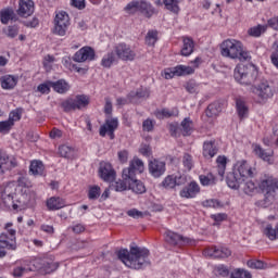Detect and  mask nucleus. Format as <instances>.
Here are the masks:
<instances>
[{
    "label": "nucleus",
    "instance_id": "obj_13",
    "mask_svg": "<svg viewBox=\"0 0 278 278\" xmlns=\"http://www.w3.org/2000/svg\"><path fill=\"white\" fill-rule=\"evenodd\" d=\"M192 73H194V68L186 65H177L166 68L164 77L165 79H173V77H184L185 75H192Z\"/></svg>",
    "mask_w": 278,
    "mask_h": 278
},
{
    "label": "nucleus",
    "instance_id": "obj_22",
    "mask_svg": "<svg viewBox=\"0 0 278 278\" xmlns=\"http://www.w3.org/2000/svg\"><path fill=\"white\" fill-rule=\"evenodd\" d=\"M94 49L91 47H84L79 49L73 56L74 62H92L94 60Z\"/></svg>",
    "mask_w": 278,
    "mask_h": 278
},
{
    "label": "nucleus",
    "instance_id": "obj_56",
    "mask_svg": "<svg viewBox=\"0 0 278 278\" xmlns=\"http://www.w3.org/2000/svg\"><path fill=\"white\" fill-rule=\"evenodd\" d=\"M51 88H52V81L48 80L46 83L38 85L37 91L41 92V94H49L51 92Z\"/></svg>",
    "mask_w": 278,
    "mask_h": 278
},
{
    "label": "nucleus",
    "instance_id": "obj_28",
    "mask_svg": "<svg viewBox=\"0 0 278 278\" xmlns=\"http://www.w3.org/2000/svg\"><path fill=\"white\" fill-rule=\"evenodd\" d=\"M233 170L237 173V175H239L241 179H249V177H253V169L245 161L237 165V168Z\"/></svg>",
    "mask_w": 278,
    "mask_h": 278
},
{
    "label": "nucleus",
    "instance_id": "obj_37",
    "mask_svg": "<svg viewBox=\"0 0 278 278\" xmlns=\"http://www.w3.org/2000/svg\"><path fill=\"white\" fill-rule=\"evenodd\" d=\"M52 88L54 92L59 94H66L68 90H71V85H68L64 79H59L56 81H52Z\"/></svg>",
    "mask_w": 278,
    "mask_h": 278
},
{
    "label": "nucleus",
    "instance_id": "obj_44",
    "mask_svg": "<svg viewBox=\"0 0 278 278\" xmlns=\"http://www.w3.org/2000/svg\"><path fill=\"white\" fill-rule=\"evenodd\" d=\"M217 163V172L219 177H225V170L227 169V157L226 156H218L216 160Z\"/></svg>",
    "mask_w": 278,
    "mask_h": 278
},
{
    "label": "nucleus",
    "instance_id": "obj_14",
    "mask_svg": "<svg viewBox=\"0 0 278 278\" xmlns=\"http://www.w3.org/2000/svg\"><path fill=\"white\" fill-rule=\"evenodd\" d=\"M148 170L154 179H160L166 173V162L154 159L149 161Z\"/></svg>",
    "mask_w": 278,
    "mask_h": 278
},
{
    "label": "nucleus",
    "instance_id": "obj_12",
    "mask_svg": "<svg viewBox=\"0 0 278 278\" xmlns=\"http://www.w3.org/2000/svg\"><path fill=\"white\" fill-rule=\"evenodd\" d=\"M31 264L35 267V270H41V273H46V275L54 273V270H58L59 266L58 263L47 258H35L31 261Z\"/></svg>",
    "mask_w": 278,
    "mask_h": 278
},
{
    "label": "nucleus",
    "instance_id": "obj_62",
    "mask_svg": "<svg viewBox=\"0 0 278 278\" xmlns=\"http://www.w3.org/2000/svg\"><path fill=\"white\" fill-rule=\"evenodd\" d=\"M186 90L190 92V94H194L199 90V86L194 80H190L186 84Z\"/></svg>",
    "mask_w": 278,
    "mask_h": 278
},
{
    "label": "nucleus",
    "instance_id": "obj_21",
    "mask_svg": "<svg viewBox=\"0 0 278 278\" xmlns=\"http://www.w3.org/2000/svg\"><path fill=\"white\" fill-rule=\"evenodd\" d=\"M16 166H18V162H16L15 157L0 153V175H5L8 170H12V168H16Z\"/></svg>",
    "mask_w": 278,
    "mask_h": 278
},
{
    "label": "nucleus",
    "instance_id": "obj_34",
    "mask_svg": "<svg viewBox=\"0 0 278 278\" xmlns=\"http://www.w3.org/2000/svg\"><path fill=\"white\" fill-rule=\"evenodd\" d=\"M29 173L34 175V177H41V175H45V164L41 161H31Z\"/></svg>",
    "mask_w": 278,
    "mask_h": 278
},
{
    "label": "nucleus",
    "instance_id": "obj_1",
    "mask_svg": "<svg viewBox=\"0 0 278 278\" xmlns=\"http://www.w3.org/2000/svg\"><path fill=\"white\" fill-rule=\"evenodd\" d=\"M149 249L140 248L138 245H130V250L122 249L117 252L118 260L125 264L128 268L134 270H140L144 266H149Z\"/></svg>",
    "mask_w": 278,
    "mask_h": 278
},
{
    "label": "nucleus",
    "instance_id": "obj_43",
    "mask_svg": "<svg viewBox=\"0 0 278 278\" xmlns=\"http://www.w3.org/2000/svg\"><path fill=\"white\" fill-rule=\"evenodd\" d=\"M129 97H137V99H149V97H151V91L147 87H141L137 89L135 92L131 91L129 93Z\"/></svg>",
    "mask_w": 278,
    "mask_h": 278
},
{
    "label": "nucleus",
    "instance_id": "obj_32",
    "mask_svg": "<svg viewBox=\"0 0 278 278\" xmlns=\"http://www.w3.org/2000/svg\"><path fill=\"white\" fill-rule=\"evenodd\" d=\"M48 210L55 211L66 207V201L60 197H52L47 201Z\"/></svg>",
    "mask_w": 278,
    "mask_h": 278
},
{
    "label": "nucleus",
    "instance_id": "obj_41",
    "mask_svg": "<svg viewBox=\"0 0 278 278\" xmlns=\"http://www.w3.org/2000/svg\"><path fill=\"white\" fill-rule=\"evenodd\" d=\"M59 153L61 155V157H66L67 160H73V157H75V148L71 147V146H60L59 147Z\"/></svg>",
    "mask_w": 278,
    "mask_h": 278
},
{
    "label": "nucleus",
    "instance_id": "obj_36",
    "mask_svg": "<svg viewBox=\"0 0 278 278\" xmlns=\"http://www.w3.org/2000/svg\"><path fill=\"white\" fill-rule=\"evenodd\" d=\"M220 112H223V104L220 102H213L207 106L205 114L208 118H216Z\"/></svg>",
    "mask_w": 278,
    "mask_h": 278
},
{
    "label": "nucleus",
    "instance_id": "obj_60",
    "mask_svg": "<svg viewBox=\"0 0 278 278\" xmlns=\"http://www.w3.org/2000/svg\"><path fill=\"white\" fill-rule=\"evenodd\" d=\"M12 127H14V123L9 122V119L4 122H0V134H9Z\"/></svg>",
    "mask_w": 278,
    "mask_h": 278
},
{
    "label": "nucleus",
    "instance_id": "obj_51",
    "mask_svg": "<svg viewBox=\"0 0 278 278\" xmlns=\"http://www.w3.org/2000/svg\"><path fill=\"white\" fill-rule=\"evenodd\" d=\"M99 197H101V187L99 186L90 187L88 192V199H90V201H97Z\"/></svg>",
    "mask_w": 278,
    "mask_h": 278
},
{
    "label": "nucleus",
    "instance_id": "obj_27",
    "mask_svg": "<svg viewBox=\"0 0 278 278\" xmlns=\"http://www.w3.org/2000/svg\"><path fill=\"white\" fill-rule=\"evenodd\" d=\"M218 153V147H216V141H205L203 143V157L206 160H212L214 155Z\"/></svg>",
    "mask_w": 278,
    "mask_h": 278
},
{
    "label": "nucleus",
    "instance_id": "obj_53",
    "mask_svg": "<svg viewBox=\"0 0 278 278\" xmlns=\"http://www.w3.org/2000/svg\"><path fill=\"white\" fill-rule=\"evenodd\" d=\"M23 116V109H15L13 111L10 112L9 114V122L16 123L18 122Z\"/></svg>",
    "mask_w": 278,
    "mask_h": 278
},
{
    "label": "nucleus",
    "instance_id": "obj_29",
    "mask_svg": "<svg viewBox=\"0 0 278 278\" xmlns=\"http://www.w3.org/2000/svg\"><path fill=\"white\" fill-rule=\"evenodd\" d=\"M127 179L129 190H132L136 194H144V192H147V187H144L143 181L136 179V177Z\"/></svg>",
    "mask_w": 278,
    "mask_h": 278
},
{
    "label": "nucleus",
    "instance_id": "obj_4",
    "mask_svg": "<svg viewBox=\"0 0 278 278\" xmlns=\"http://www.w3.org/2000/svg\"><path fill=\"white\" fill-rule=\"evenodd\" d=\"M260 190L265 195V203H273L278 198V179L273 176H265L258 184Z\"/></svg>",
    "mask_w": 278,
    "mask_h": 278
},
{
    "label": "nucleus",
    "instance_id": "obj_45",
    "mask_svg": "<svg viewBox=\"0 0 278 278\" xmlns=\"http://www.w3.org/2000/svg\"><path fill=\"white\" fill-rule=\"evenodd\" d=\"M182 166L188 172L192 170L194 168V159L192 157V154L185 153L182 155Z\"/></svg>",
    "mask_w": 278,
    "mask_h": 278
},
{
    "label": "nucleus",
    "instance_id": "obj_20",
    "mask_svg": "<svg viewBox=\"0 0 278 278\" xmlns=\"http://www.w3.org/2000/svg\"><path fill=\"white\" fill-rule=\"evenodd\" d=\"M36 7L33 0H20L17 15L22 18H27L34 14Z\"/></svg>",
    "mask_w": 278,
    "mask_h": 278
},
{
    "label": "nucleus",
    "instance_id": "obj_59",
    "mask_svg": "<svg viewBox=\"0 0 278 278\" xmlns=\"http://www.w3.org/2000/svg\"><path fill=\"white\" fill-rule=\"evenodd\" d=\"M127 184H129V179L118 180L114 184V189L116 192H125L127 190Z\"/></svg>",
    "mask_w": 278,
    "mask_h": 278
},
{
    "label": "nucleus",
    "instance_id": "obj_19",
    "mask_svg": "<svg viewBox=\"0 0 278 278\" xmlns=\"http://www.w3.org/2000/svg\"><path fill=\"white\" fill-rule=\"evenodd\" d=\"M165 240L172 247H184L190 244V239L170 230L165 232Z\"/></svg>",
    "mask_w": 278,
    "mask_h": 278
},
{
    "label": "nucleus",
    "instance_id": "obj_47",
    "mask_svg": "<svg viewBox=\"0 0 278 278\" xmlns=\"http://www.w3.org/2000/svg\"><path fill=\"white\" fill-rule=\"evenodd\" d=\"M114 62H116V55L114 54V52H109L106 55L103 56L101 65L104 66V68H110V66H112Z\"/></svg>",
    "mask_w": 278,
    "mask_h": 278
},
{
    "label": "nucleus",
    "instance_id": "obj_58",
    "mask_svg": "<svg viewBox=\"0 0 278 278\" xmlns=\"http://www.w3.org/2000/svg\"><path fill=\"white\" fill-rule=\"evenodd\" d=\"M200 182L202 184V186H214L216 184V179L212 174H208L206 176L201 175Z\"/></svg>",
    "mask_w": 278,
    "mask_h": 278
},
{
    "label": "nucleus",
    "instance_id": "obj_10",
    "mask_svg": "<svg viewBox=\"0 0 278 278\" xmlns=\"http://www.w3.org/2000/svg\"><path fill=\"white\" fill-rule=\"evenodd\" d=\"M68 25V14L64 11L58 13L54 18V34L58 36H66Z\"/></svg>",
    "mask_w": 278,
    "mask_h": 278
},
{
    "label": "nucleus",
    "instance_id": "obj_7",
    "mask_svg": "<svg viewBox=\"0 0 278 278\" xmlns=\"http://www.w3.org/2000/svg\"><path fill=\"white\" fill-rule=\"evenodd\" d=\"M125 10L128 12V14H136V12H141V14H143V16L147 18H151V16L155 14V9L153 5L144 0L131 1L126 5Z\"/></svg>",
    "mask_w": 278,
    "mask_h": 278
},
{
    "label": "nucleus",
    "instance_id": "obj_15",
    "mask_svg": "<svg viewBox=\"0 0 278 278\" xmlns=\"http://www.w3.org/2000/svg\"><path fill=\"white\" fill-rule=\"evenodd\" d=\"M204 255L206 257H213L214 260H225L230 257L231 250L223 247H211L204 250Z\"/></svg>",
    "mask_w": 278,
    "mask_h": 278
},
{
    "label": "nucleus",
    "instance_id": "obj_48",
    "mask_svg": "<svg viewBox=\"0 0 278 278\" xmlns=\"http://www.w3.org/2000/svg\"><path fill=\"white\" fill-rule=\"evenodd\" d=\"M247 264L249 268H253L255 270H265V268H268V265L262 261L250 260Z\"/></svg>",
    "mask_w": 278,
    "mask_h": 278
},
{
    "label": "nucleus",
    "instance_id": "obj_31",
    "mask_svg": "<svg viewBox=\"0 0 278 278\" xmlns=\"http://www.w3.org/2000/svg\"><path fill=\"white\" fill-rule=\"evenodd\" d=\"M194 52V40L190 37H184L182 39V49L180 51L181 55L188 58V55H192Z\"/></svg>",
    "mask_w": 278,
    "mask_h": 278
},
{
    "label": "nucleus",
    "instance_id": "obj_17",
    "mask_svg": "<svg viewBox=\"0 0 278 278\" xmlns=\"http://www.w3.org/2000/svg\"><path fill=\"white\" fill-rule=\"evenodd\" d=\"M0 190L2 192L1 198L4 205L11 204L16 195V185L14 182H8L7 185H2Z\"/></svg>",
    "mask_w": 278,
    "mask_h": 278
},
{
    "label": "nucleus",
    "instance_id": "obj_39",
    "mask_svg": "<svg viewBox=\"0 0 278 278\" xmlns=\"http://www.w3.org/2000/svg\"><path fill=\"white\" fill-rule=\"evenodd\" d=\"M0 21L2 25H8L10 21H16V13L12 9H4L0 12Z\"/></svg>",
    "mask_w": 278,
    "mask_h": 278
},
{
    "label": "nucleus",
    "instance_id": "obj_3",
    "mask_svg": "<svg viewBox=\"0 0 278 278\" xmlns=\"http://www.w3.org/2000/svg\"><path fill=\"white\" fill-rule=\"evenodd\" d=\"M257 67L254 64H238L235 68L233 77L236 81L243 86H251L257 81Z\"/></svg>",
    "mask_w": 278,
    "mask_h": 278
},
{
    "label": "nucleus",
    "instance_id": "obj_46",
    "mask_svg": "<svg viewBox=\"0 0 278 278\" xmlns=\"http://www.w3.org/2000/svg\"><path fill=\"white\" fill-rule=\"evenodd\" d=\"M163 3L166 10L177 14V12H179V3H181V0H163Z\"/></svg>",
    "mask_w": 278,
    "mask_h": 278
},
{
    "label": "nucleus",
    "instance_id": "obj_2",
    "mask_svg": "<svg viewBox=\"0 0 278 278\" xmlns=\"http://www.w3.org/2000/svg\"><path fill=\"white\" fill-rule=\"evenodd\" d=\"M220 53L223 58H230V60H240L241 62H247L251 60V54L244 51L242 48V42L236 39H226L220 45Z\"/></svg>",
    "mask_w": 278,
    "mask_h": 278
},
{
    "label": "nucleus",
    "instance_id": "obj_49",
    "mask_svg": "<svg viewBox=\"0 0 278 278\" xmlns=\"http://www.w3.org/2000/svg\"><path fill=\"white\" fill-rule=\"evenodd\" d=\"M268 26L265 25H258L256 27H252L248 30V34L250 36H253L254 38H260V36H262V34H264V31H266Z\"/></svg>",
    "mask_w": 278,
    "mask_h": 278
},
{
    "label": "nucleus",
    "instance_id": "obj_23",
    "mask_svg": "<svg viewBox=\"0 0 278 278\" xmlns=\"http://www.w3.org/2000/svg\"><path fill=\"white\" fill-rule=\"evenodd\" d=\"M226 181L227 186H229L232 190H240V188H242V182L247 181V179L241 178V176H239L233 169L227 175Z\"/></svg>",
    "mask_w": 278,
    "mask_h": 278
},
{
    "label": "nucleus",
    "instance_id": "obj_63",
    "mask_svg": "<svg viewBox=\"0 0 278 278\" xmlns=\"http://www.w3.org/2000/svg\"><path fill=\"white\" fill-rule=\"evenodd\" d=\"M202 205H203V207L216 208V207H220V202H218V200L211 199V200H205L204 202H202Z\"/></svg>",
    "mask_w": 278,
    "mask_h": 278
},
{
    "label": "nucleus",
    "instance_id": "obj_61",
    "mask_svg": "<svg viewBox=\"0 0 278 278\" xmlns=\"http://www.w3.org/2000/svg\"><path fill=\"white\" fill-rule=\"evenodd\" d=\"M274 47L275 49L271 52L270 60H271V64H274V66L278 68V41H275Z\"/></svg>",
    "mask_w": 278,
    "mask_h": 278
},
{
    "label": "nucleus",
    "instance_id": "obj_64",
    "mask_svg": "<svg viewBox=\"0 0 278 278\" xmlns=\"http://www.w3.org/2000/svg\"><path fill=\"white\" fill-rule=\"evenodd\" d=\"M267 26L278 31V16L267 21Z\"/></svg>",
    "mask_w": 278,
    "mask_h": 278
},
{
    "label": "nucleus",
    "instance_id": "obj_25",
    "mask_svg": "<svg viewBox=\"0 0 278 278\" xmlns=\"http://www.w3.org/2000/svg\"><path fill=\"white\" fill-rule=\"evenodd\" d=\"M29 205V200H27L26 194H21L20 197L15 195V200H12V203L7 205V207H13L15 212H21Z\"/></svg>",
    "mask_w": 278,
    "mask_h": 278
},
{
    "label": "nucleus",
    "instance_id": "obj_54",
    "mask_svg": "<svg viewBox=\"0 0 278 278\" xmlns=\"http://www.w3.org/2000/svg\"><path fill=\"white\" fill-rule=\"evenodd\" d=\"M214 273L215 275H217V277H229V267H227L226 265H217L214 268Z\"/></svg>",
    "mask_w": 278,
    "mask_h": 278
},
{
    "label": "nucleus",
    "instance_id": "obj_11",
    "mask_svg": "<svg viewBox=\"0 0 278 278\" xmlns=\"http://www.w3.org/2000/svg\"><path fill=\"white\" fill-rule=\"evenodd\" d=\"M251 91L254 92V94H257L261 101H267V99H270L275 92L273 87H270V84H268V80L261 81L257 86L252 87Z\"/></svg>",
    "mask_w": 278,
    "mask_h": 278
},
{
    "label": "nucleus",
    "instance_id": "obj_55",
    "mask_svg": "<svg viewBox=\"0 0 278 278\" xmlns=\"http://www.w3.org/2000/svg\"><path fill=\"white\" fill-rule=\"evenodd\" d=\"M264 235L269 240H277V229L273 228V225L268 224L264 229Z\"/></svg>",
    "mask_w": 278,
    "mask_h": 278
},
{
    "label": "nucleus",
    "instance_id": "obj_38",
    "mask_svg": "<svg viewBox=\"0 0 278 278\" xmlns=\"http://www.w3.org/2000/svg\"><path fill=\"white\" fill-rule=\"evenodd\" d=\"M1 87L3 90H12L16 86V77L12 75H5L0 78Z\"/></svg>",
    "mask_w": 278,
    "mask_h": 278
},
{
    "label": "nucleus",
    "instance_id": "obj_5",
    "mask_svg": "<svg viewBox=\"0 0 278 278\" xmlns=\"http://www.w3.org/2000/svg\"><path fill=\"white\" fill-rule=\"evenodd\" d=\"M12 223H7L4 229L9 232V236L5 232L0 235V257H5L8 251H16V230L11 229Z\"/></svg>",
    "mask_w": 278,
    "mask_h": 278
},
{
    "label": "nucleus",
    "instance_id": "obj_42",
    "mask_svg": "<svg viewBox=\"0 0 278 278\" xmlns=\"http://www.w3.org/2000/svg\"><path fill=\"white\" fill-rule=\"evenodd\" d=\"M240 188L245 194H253V192L257 190V185H255L253 180L247 178L245 181L242 182Z\"/></svg>",
    "mask_w": 278,
    "mask_h": 278
},
{
    "label": "nucleus",
    "instance_id": "obj_30",
    "mask_svg": "<svg viewBox=\"0 0 278 278\" xmlns=\"http://www.w3.org/2000/svg\"><path fill=\"white\" fill-rule=\"evenodd\" d=\"M253 151L255 155L264 162H270V157L275 155V152L273 150H264L263 147L260 144L253 146Z\"/></svg>",
    "mask_w": 278,
    "mask_h": 278
},
{
    "label": "nucleus",
    "instance_id": "obj_33",
    "mask_svg": "<svg viewBox=\"0 0 278 278\" xmlns=\"http://www.w3.org/2000/svg\"><path fill=\"white\" fill-rule=\"evenodd\" d=\"M236 108H237V114L240 121L249 116V106H247V102H244L242 98L236 99Z\"/></svg>",
    "mask_w": 278,
    "mask_h": 278
},
{
    "label": "nucleus",
    "instance_id": "obj_40",
    "mask_svg": "<svg viewBox=\"0 0 278 278\" xmlns=\"http://www.w3.org/2000/svg\"><path fill=\"white\" fill-rule=\"evenodd\" d=\"M155 116L156 118H170L173 116H179V110L177 109H172V110H168V109H163V110H159L155 112Z\"/></svg>",
    "mask_w": 278,
    "mask_h": 278
},
{
    "label": "nucleus",
    "instance_id": "obj_16",
    "mask_svg": "<svg viewBox=\"0 0 278 278\" xmlns=\"http://www.w3.org/2000/svg\"><path fill=\"white\" fill-rule=\"evenodd\" d=\"M116 129H118V118H108L104 125L100 127L99 134L102 138H105V135L108 134L111 140H114V131H116Z\"/></svg>",
    "mask_w": 278,
    "mask_h": 278
},
{
    "label": "nucleus",
    "instance_id": "obj_24",
    "mask_svg": "<svg viewBox=\"0 0 278 278\" xmlns=\"http://www.w3.org/2000/svg\"><path fill=\"white\" fill-rule=\"evenodd\" d=\"M199 192H201L199 184L191 181L188 187H185L182 190H180V197L182 199H194Z\"/></svg>",
    "mask_w": 278,
    "mask_h": 278
},
{
    "label": "nucleus",
    "instance_id": "obj_26",
    "mask_svg": "<svg viewBox=\"0 0 278 278\" xmlns=\"http://www.w3.org/2000/svg\"><path fill=\"white\" fill-rule=\"evenodd\" d=\"M36 268L29 261H25L23 265H20L13 269V276L15 277H25L27 273H34Z\"/></svg>",
    "mask_w": 278,
    "mask_h": 278
},
{
    "label": "nucleus",
    "instance_id": "obj_50",
    "mask_svg": "<svg viewBox=\"0 0 278 278\" xmlns=\"http://www.w3.org/2000/svg\"><path fill=\"white\" fill-rule=\"evenodd\" d=\"M155 42H157V30H149L146 36V45L154 47Z\"/></svg>",
    "mask_w": 278,
    "mask_h": 278
},
{
    "label": "nucleus",
    "instance_id": "obj_52",
    "mask_svg": "<svg viewBox=\"0 0 278 278\" xmlns=\"http://www.w3.org/2000/svg\"><path fill=\"white\" fill-rule=\"evenodd\" d=\"M162 186L163 188H165V190H173V188L175 187V175H168L164 178V180L162 181Z\"/></svg>",
    "mask_w": 278,
    "mask_h": 278
},
{
    "label": "nucleus",
    "instance_id": "obj_18",
    "mask_svg": "<svg viewBox=\"0 0 278 278\" xmlns=\"http://www.w3.org/2000/svg\"><path fill=\"white\" fill-rule=\"evenodd\" d=\"M99 175L103 181L112 182L116 179V170H114L112 164L108 162L100 163Z\"/></svg>",
    "mask_w": 278,
    "mask_h": 278
},
{
    "label": "nucleus",
    "instance_id": "obj_6",
    "mask_svg": "<svg viewBox=\"0 0 278 278\" xmlns=\"http://www.w3.org/2000/svg\"><path fill=\"white\" fill-rule=\"evenodd\" d=\"M90 105V97L86 94H77L72 98H67L61 102L63 112H75L76 110H84Z\"/></svg>",
    "mask_w": 278,
    "mask_h": 278
},
{
    "label": "nucleus",
    "instance_id": "obj_57",
    "mask_svg": "<svg viewBox=\"0 0 278 278\" xmlns=\"http://www.w3.org/2000/svg\"><path fill=\"white\" fill-rule=\"evenodd\" d=\"M230 278H251V273L237 268L230 274Z\"/></svg>",
    "mask_w": 278,
    "mask_h": 278
},
{
    "label": "nucleus",
    "instance_id": "obj_35",
    "mask_svg": "<svg viewBox=\"0 0 278 278\" xmlns=\"http://www.w3.org/2000/svg\"><path fill=\"white\" fill-rule=\"evenodd\" d=\"M180 131L182 136H191L192 132L194 131V123L190 117H186L185 119L181 121L180 123Z\"/></svg>",
    "mask_w": 278,
    "mask_h": 278
},
{
    "label": "nucleus",
    "instance_id": "obj_9",
    "mask_svg": "<svg viewBox=\"0 0 278 278\" xmlns=\"http://www.w3.org/2000/svg\"><path fill=\"white\" fill-rule=\"evenodd\" d=\"M115 53L123 62H134V60H136V51L131 49V46L125 42L115 46Z\"/></svg>",
    "mask_w": 278,
    "mask_h": 278
},
{
    "label": "nucleus",
    "instance_id": "obj_8",
    "mask_svg": "<svg viewBox=\"0 0 278 278\" xmlns=\"http://www.w3.org/2000/svg\"><path fill=\"white\" fill-rule=\"evenodd\" d=\"M137 173H144V162L138 157H134L129 163V167L123 170V179H134Z\"/></svg>",
    "mask_w": 278,
    "mask_h": 278
}]
</instances>
